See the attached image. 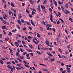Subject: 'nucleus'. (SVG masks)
<instances>
[{
    "instance_id": "nucleus-54",
    "label": "nucleus",
    "mask_w": 73,
    "mask_h": 73,
    "mask_svg": "<svg viewBox=\"0 0 73 73\" xmlns=\"http://www.w3.org/2000/svg\"><path fill=\"white\" fill-rule=\"evenodd\" d=\"M31 9V10H32V11H34V12H36V10L34 9Z\"/></svg>"
},
{
    "instance_id": "nucleus-55",
    "label": "nucleus",
    "mask_w": 73,
    "mask_h": 73,
    "mask_svg": "<svg viewBox=\"0 0 73 73\" xmlns=\"http://www.w3.org/2000/svg\"><path fill=\"white\" fill-rule=\"evenodd\" d=\"M17 28L18 29H20V26L19 25H17Z\"/></svg>"
},
{
    "instance_id": "nucleus-60",
    "label": "nucleus",
    "mask_w": 73,
    "mask_h": 73,
    "mask_svg": "<svg viewBox=\"0 0 73 73\" xmlns=\"http://www.w3.org/2000/svg\"><path fill=\"white\" fill-rule=\"evenodd\" d=\"M52 52L53 54H56V53H55V52L54 51H52Z\"/></svg>"
},
{
    "instance_id": "nucleus-2",
    "label": "nucleus",
    "mask_w": 73,
    "mask_h": 73,
    "mask_svg": "<svg viewBox=\"0 0 73 73\" xmlns=\"http://www.w3.org/2000/svg\"><path fill=\"white\" fill-rule=\"evenodd\" d=\"M54 61H55V58H54L50 59V62H54Z\"/></svg>"
},
{
    "instance_id": "nucleus-18",
    "label": "nucleus",
    "mask_w": 73,
    "mask_h": 73,
    "mask_svg": "<svg viewBox=\"0 0 73 73\" xmlns=\"http://www.w3.org/2000/svg\"><path fill=\"white\" fill-rule=\"evenodd\" d=\"M6 27V26H3L2 27V28L3 29H4Z\"/></svg>"
},
{
    "instance_id": "nucleus-29",
    "label": "nucleus",
    "mask_w": 73,
    "mask_h": 73,
    "mask_svg": "<svg viewBox=\"0 0 73 73\" xmlns=\"http://www.w3.org/2000/svg\"><path fill=\"white\" fill-rule=\"evenodd\" d=\"M21 21L22 23H25V22L24 21V20H23V19H21Z\"/></svg>"
},
{
    "instance_id": "nucleus-45",
    "label": "nucleus",
    "mask_w": 73,
    "mask_h": 73,
    "mask_svg": "<svg viewBox=\"0 0 73 73\" xmlns=\"http://www.w3.org/2000/svg\"><path fill=\"white\" fill-rule=\"evenodd\" d=\"M59 70H60V71H63V70H64V69L62 68H60Z\"/></svg>"
},
{
    "instance_id": "nucleus-64",
    "label": "nucleus",
    "mask_w": 73,
    "mask_h": 73,
    "mask_svg": "<svg viewBox=\"0 0 73 73\" xmlns=\"http://www.w3.org/2000/svg\"><path fill=\"white\" fill-rule=\"evenodd\" d=\"M52 30L54 32H55V29L54 28H52Z\"/></svg>"
},
{
    "instance_id": "nucleus-30",
    "label": "nucleus",
    "mask_w": 73,
    "mask_h": 73,
    "mask_svg": "<svg viewBox=\"0 0 73 73\" xmlns=\"http://www.w3.org/2000/svg\"><path fill=\"white\" fill-rule=\"evenodd\" d=\"M39 65H40L42 66H46V65H45L44 64H43L40 63Z\"/></svg>"
},
{
    "instance_id": "nucleus-4",
    "label": "nucleus",
    "mask_w": 73,
    "mask_h": 73,
    "mask_svg": "<svg viewBox=\"0 0 73 73\" xmlns=\"http://www.w3.org/2000/svg\"><path fill=\"white\" fill-rule=\"evenodd\" d=\"M53 1H54V4L56 6H57V2H56V1L54 0H53Z\"/></svg>"
},
{
    "instance_id": "nucleus-32",
    "label": "nucleus",
    "mask_w": 73,
    "mask_h": 73,
    "mask_svg": "<svg viewBox=\"0 0 73 73\" xmlns=\"http://www.w3.org/2000/svg\"><path fill=\"white\" fill-rule=\"evenodd\" d=\"M59 20H60V21H61V22H62V23H64V21H63V20H62V19H61V18H60L59 19Z\"/></svg>"
},
{
    "instance_id": "nucleus-38",
    "label": "nucleus",
    "mask_w": 73,
    "mask_h": 73,
    "mask_svg": "<svg viewBox=\"0 0 73 73\" xmlns=\"http://www.w3.org/2000/svg\"><path fill=\"white\" fill-rule=\"evenodd\" d=\"M46 3V0H45L43 2V4H45V3Z\"/></svg>"
},
{
    "instance_id": "nucleus-35",
    "label": "nucleus",
    "mask_w": 73,
    "mask_h": 73,
    "mask_svg": "<svg viewBox=\"0 0 73 73\" xmlns=\"http://www.w3.org/2000/svg\"><path fill=\"white\" fill-rule=\"evenodd\" d=\"M0 19H1V20L2 21H4V20H3V19L1 17H0Z\"/></svg>"
},
{
    "instance_id": "nucleus-48",
    "label": "nucleus",
    "mask_w": 73,
    "mask_h": 73,
    "mask_svg": "<svg viewBox=\"0 0 73 73\" xmlns=\"http://www.w3.org/2000/svg\"><path fill=\"white\" fill-rule=\"evenodd\" d=\"M27 24L28 25H31V24H30V23H29V22H27Z\"/></svg>"
},
{
    "instance_id": "nucleus-20",
    "label": "nucleus",
    "mask_w": 73,
    "mask_h": 73,
    "mask_svg": "<svg viewBox=\"0 0 73 73\" xmlns=\"http://www.w3.org/2000/svg\"><path fill=\"white\" fill-rule=\"evenodd\" d=\"M70 44H69L67 46V48H68V49H69V48H70Z\"/></svg>"
},
{
    "instance_id": "nucleus-57",
    "label": "nucleus",
    "mask_w": 73,
    "mask_h": 73,
    "mask_svg": "<svg viewBox=\"0 0 73 73\" xmlns=\"http://www.w3.org/2000/svg\"><path fill=\"white\" fill-rule=\"evenodd\" d=\"M67 72H68V73H70V72H71L70 70H67Z\"/></svg>"
},
{
    "instance_id": "nucleus-10",
    "label": "nucleus",
    "mask_w": 73,
    "mask_h": 73,
    "mask_svg": "<svg viewBox=\"0 0 73 73\" xmlns=\"http://www.w3.org/2000/svg\"><path fill=\"white\" fill-rule=\"evenodd\" d=\"M16 56H18V57H20V55H19V53L18 52H17L16 53Z\"/></svg>"
},
{
    "instance_id": "nucleus-26",
    "label": "nucleus",
    "mask_w": 73,
    "mask_h": 73,
    "mask_svg": "<svg viewBox=\"0 0 73 73\" xmlns=\"http://www.w3.org/2000/svg\"><path fill=\"white\" fill-rule=\"evenodd\" d=\"M65 6L66 8H68V4L67 3H66L65 5Z\"/></svg>"
},
{
    "instance_id": "nucleus-22",
    "label": "nucleus",
    "mask_w": 73,
    "mask_h": 73,
    "mask_svg": "<svg viewBox=\"0 0 73 73\" xmlns=\"http://www.w3.org/2000/svg\"><path fill=\"white\" fill-rule=\"evenodd\" d=\"M38 9H38V11H39V12H40V5H38Z\"/></svg>"
},
{
    "instance_id": "nucleus-56",
    "label": "nucleus",
    "mask_w": 73,
    "mask_h": 73,
    "mask_svg": "<svg viewBox=\"0 0 73 73\" xmlns=\"http://www.w3.org/2000/svg\"><path fill=\"white\" fill-rule=\"evenodd\" d=\"M32 56H33V53H29Z\"/></svg>"
},
{
    "instance_id": "nucleus-8",
    "label": "nucleus",
    "mask_w": 73,
    "mask_h": 73,
    "mask_svg": "<svg viewBox=\"0 0 73 73\" xmlns=\"http://www.w3.org/2000/svg\"><path fill=\"white\" fill-rule=\"evenodd\" d=\"M11 7H15V5H14V4H13V3L12 2L11 3Z\"/></svg>"
},
{
    "instance_id": "nucleus-53",
    "label": "nucleus",
    "mask_w": 73,
    "mask_h": 73,
    "mask_svg": "<svg viewBox=\"0 0 73 73\" xmlns=\"http://www.w3.org/2000/svg\"><path fill=\"white\" fill-rule=\"evenodd\" d=\"M30 1L31 2L32 4H33V1H32V0H30Z\"/></svg>"
},
{
    "instance_id": "nucleus-43",
    "label": "nucleus",
    "mask_w": 73,
    "mask_h": 73,
    "mask_svg": "<svg viewBox=\"0 0 73 73\" xmlns=\"http://www.w3.org/2000/svg\"><path fill=\"white\" fill-rule=\"evenodd\" d=\"M58 56L59 57V58H62V57L61 56L60 54L58 55Z\"/></svg>"
},
{
    "instance_id": "nucleus-36",
    "label": "nucleus",
    "mask_w": 73,
    "mask_h": 73,
    "mask_svg": "<svg viewBox=\"0 0 73 73\" xmlns=\"http://www.w3.org/2000/svg\"><path fill=\"white\" fill-rule=\"evenodd\" d=\"M27 54V52H24L23 53V56H24V55H25V54Z\"/></svg>"
},
{
    "instance_id": "nucleus-24",
    "label": "nucleus",
    "mask_w": 73,
    "mask_h": 73,
    "mask_svg": "<svg viewBox=\"0 0 73 73\" xmlns=\"http://www.w3.org/2000/svg\"><path fill=\"white\" fill-rule=\"evenodd\" d=\"M58 15L59 17H60V16L61 15V14H60V13L59 12H58Z\"/></svg>"
},
{
    "instance_id": "nucleus-23",
    "label": "nucleus",
    "mask_w": 73,
    "mask_h": 73,
    "mask_svg": "<svg viewBox=\"0 0 73 73\" xmlns=\"http://www.w3.org/2000/svg\"><path fill=\"white\" fill-rule=\"evenodd\" d=\"M58 3L60 5V4H63V2H62L61 3L60 1H58Z\"/></svg>"
},
{
    "instance_id": "nucleus-58",
    "label": "nucleus",
    "mask_w": 73,
    "mask_h": 73,
    "mask_svg": "<svg viewBox=\"0 0 73 73\" xmlns=\"http://www.w3.org/2000/svg\"><path fill=\"white\" fill-rule=\"evenodd\" d=\"M69 20H70V21H71L72 20V19L71 18L69 17Z\"/></svg>"
},
{
    "instance_id": "nucleus-1",
    "label": "nucleus",
    "mask_w": 73,
    "mask_h": 73,
    "mask_svg": "<svg viewBox=\"0 0 73 73\" xmlns=\"http://www.w3.org/2000/svg\"><path fill=\"white\" fill-rule=\"evenodd\" d=\"M7 67L8 68H9L11 70L12 72H13V68H12L11 66L8 65L7 66Z\"/></svg>"
},
{
    "instance_id": "nucleus-49",
    "label": "nucleus",
    "mask_w": 73,
    "mask_h": 73,
    "mask_svg": "<svg viewBox=\"0 0 73 73\" xmlns=\"http://www.w3.org/2000/svg\"><path fill=\"white\" fill-rule=\"evenodd\" d=\"M47 26L48 27H52V26L51 25H48Z\"/></svg>"
},
{
    "instance_id": "nucleus-16",
    "label": "nucleus",
    "mask_w": 73,
    "mask_h": 73,
    "mask_svg": "<svg viewBox=\"0 0 73 73\" xmlns=\"http://www.w3.org/2000/svg\"><path fill=\"white\" fill-rule=\"evenodd\" d=\"M27 51H28V52H33V50H31L30 49H27Z\"/></svg>"
},
{
    "instance_id": "nucleus-12",
    "label": "nucleus",
    "mask_w": 73,
    "mask_h": 73,
    "mask_svg": "<svg viewBox=\"0 0 73 73\" xmlns=\"http://www.w3.org/2000/svg\"><path fill=\"white\" fill-rule=\"evenodd\" d=\"M61 7L62 11H63V12H64V7H63V6H62Z\"/></svg>"
},
{
    "instance_id": "nucleus-17",
    "label": "nucleus",
    "mask_w": 73,
    "mask_h": 73,
    "mask_svg": "<svg viewBox=\"0 0 73 73\" xmlns=\"http://www.w3.org/2000/svg\"><path fill=\"white\" fill-rule=\"evenodd\" d=\"M17 31V29H15V30H13L12 31V32H13V33H14V32H15Z\"/></svg>"
},
{
    "instance_id": "nucleus-25",
    "label": "nucleus",
    "mask_w": 73,
    "mask_h": 73,
    "mask_svg": "<svg viewBox=\"0 0 73 73\" xmlns=\"http://www.w3.org/2000/svg\"><path fill=\"white\" fill-rule=\"evenodd\" d=\"M7 64H8L9 65H11V64H12L11 63L9 62H7Z\"/></svg>"
},
{
    "instance_id": "nucleus-13",
    "label": "nucleus",
    "mask_w": 73,
    "mask_h": 73,
    "mask_svg": "<svg viewBox=\"0 0 73 73\" xmlns=\"http://www.w3.org/2000/svg\"><path fill=\"white\" fill-rule=\"evenodd\" d=\"M41 8L42 9L45 10V6H43L42 5H41Z\"/></svg>"
},
{
    "instance_id": "nucleus-62",
    "label": "nucleus",
    "mask_w": 73,
    "mask_h": 73,
    "mask_svg": "<svg viewBox=\"0 0 73 73\" xmlns=\"http://www.w3.org/2000/svg\"><path fill=\"white\" fill-rule=\"evenodd\" d=\"M26 11L27 13H29V11L28 10L26 9Z\"/></svg>"
},
{
    "instance_id": "nucleus-3",
    "label": "nucleus",
    "mask_w": 73,
    "mask_h": 73,
    "mask_svg": "<svg viewBox=\"0 0 73 73\" xmlns=\"http://www.w3.org/2000/svg\"><path fill=\"white\" fill-rule=\"evenodd\" d=\"M64 13L65 14H68V13H70V12L68 11H64Z\"/></svg>"
},
{
    "instance_id": "nucleus-15",
    "label": "nucleus",
    "mask_w": 73,
    "mask_h": 73,
    "mask_svg": "<svg viewBox=\"0 0 73 73\" xmlns=\"http://www.w3.org/2000/svg\"><path fill=\"white\" fill-rule=\"evenodd\" d=\"M16 69L18 70H19V69H21V68L20 67H16Z\"/></svg>"
},
{
    "instance_id": "nucleus-21",
    "label": "nucleus",
    "mask_w": 73,
    "mask_h": 73,
    "mask_svg": "<svg viewBox=\"0 0 73 73\" xmlns=\"http://www.w3.org/2000/svg\"><path fill=\"white\" fill-rule=\"evenodd\" d=\"M12 12L10 11V10L9 11V13L10 15H11V14H12Z\"/></svg>"
},
{
    "instance_id": "nucleus-28",
    "label": "nucleus",
    "mask_w": 73,
    "mask_h": 73,
    "mask_svg": "<svg viewBox=\"0 0 73 73\" xmlns=\"http://www.w3.org/2000/svg\"><path fill=\"white\" fill-rule=\"evenodd\" d=\"M29 16L30 17V18H32L33 16L31 14H29Z\"/></svg>"
},
{
    "instance_id": "nucleus-42",
    "label": "nucleus",
    "mask_w": 73,
    "mask_h": 73,
    "mask_svg": "<svg viewBox=\"0 0 73 73\" xmlns=\"http://www.w3.org/2000/svg\"><path fill=\"white\" fill-rule=\"evenodd\" d=\"M17 66H21V64H19L17 65Z\"/></svg>"
},
{
    "instance_id": "nucleus-44",
    "label": "nucleus",
    "mask_w": 73,
    "mask_h": 73,
    "mask_svg": "<svg viewBox=\"0 0 73 73\" xmlns=\"http://www.w3.org/2000/svg\"><path fill=\"white\" fill-rule=\"evenodd\" d=\"M66 69L67 70H70V68H69L68 67H67L66 68Z\"/></svg>"
},
{
    "instance_id": "nucleus-59",
    "label": "nucleus",
    "mask_w": 73,
    "mask_h": 73,
    "mask_svg": "<svg viewBox=\"0 0 73 73\" xmlns=\"http://www.w3.org/2000/svg\"><path fill=\"white\" fill-rule=\"evenodd\" d=\"M35 13L34 11H32V15H33L35 14Z\"/></svg>"
},
{
    "instance_id": "nucleus-6",
    "label": "nucleus",
    "mask_w": 73,
    "mask_h": 73,
    "mask_svg": "<svg viewBox=\"0 0 73 73\" xmlns=\"http://www.w3.org/2000/svg\"><path fill=\"white\" fill-rule=\"evenodd\" d=\"M46 44L48 46H49V42L48 41H46L45 42Z\"/></svg>"
},
{
    "instance_id": "nucleus-40",
    "label": "nucleus",
    "mask_w": 73,
    "mask_h": 73,
    "mask_svg": "<svg viewBox=\"0 0 73 73\" xmlns=\"http://www.w3.org/2000/svg\"><path fill=\"white\" fill-rule=\"evenodd\" d=\"M53 18V16H52V14H51L50 16V19H52Z\"/></svg>"
},
{
    "instance_id": "nucleus-7",
    "label": "nucleus",
    "mask_w": 73,
    "mask_h": 73,
    "mask_svg": "<svg viewBox=\"0 0 73 73\" xmlns=\"http://www.w3.org/2000/svg\"><path fill=\"white\" fill-rule=\"evenodd\" d=\"M9 40V38L7 37L5 38V41L6 42L8 41V40Z\"/></svg>"
},
{
    "instance_id": "nucleus-47",
    "label": "nucleus",
    "mask_w": 73,
    "mask_h": 73,
    "mask_svg": "<svg viewBox=\"0 0 73 73\" xmlns=\"http://www.w3.org/2000/svg\"><path fill=\"white\" fill-rule=\"evenodd\" d=\"M25 66H26V67H27V68H30V67L28 65H27L25 64Z\"/></svg>"
},
{
    "instance_id": "nucleus-33",
    "label": "nucleus",
    "mask_w": 73,
    "mask_h": 73,
    "mask_svg": "<svg viewBox=\"0 0 73 73\" xmlns=\"http://www.w3.org/2000/svg\"><path fill=\"white\" fill-rule=\"evenodd\" d=\"M60 64L62 66H64V65H65V64H64V63L62 62H61L60 63Z\"/></svg>"
},
{
    "instance_id": "nucleus-11",
    "label": "nucleus",
    "mask_w": 73,
    "mask_h": 73,
    "mask_svg": "<svg viewBox=\"0 0 73 73\" xmlns=\"http://www.w3.org/2000/svg\"><path fill=\"white\" fill-rule=\"evenodd\" d=\"M42 50H48L49 49V48H42Z\"/></svg>"
},
{
    "instance_id": "nucleus-61",
    "label": "nucleus",
    "mask_w": 73,
    "mask_h": 73,
    "mask_svg": "<svg viewBox=\"0 0 73 73\" xmlns=\"http://www.w3.org/2000/svg\"><path fill=\"white\" fill-rule=\"evenodd\" d=\"M23 63L24 64H27V62L25 61V60L23 61Z\"/></svg>"
},
{
    "instance_id": "nucleus-46",
    "label": "nucleus",
    "mask_w": 73,
    "mask_h": 73,
    "mask_svg": "<svg viewBox=\"0 0 73 73\" xmlns=\"http://www.w3.org/2000/svg\"><path fill=\"white\" fill-rule=\"evenodd\" d=\"M22 44H25V42H24V41H22Z\"/></svg>"
},
{
    "instance_id": "nucleus-14",
    "label": "nucleus",
    "mask_w": 73,
    "mask_h": 73,
    "mask_svg": "<svg viewBox=\"0 0 73 73\" xmlns=\"http://www.w3.org/2000/svg\"><path fill=\"white\" fill-rule=\"evenodd\" d=\"M47 54H48V55L50 56H53V55L50 54V53L49 52H47Z\"/></svg>"
},
{
    "instance_id": "nucleus-37",
    "label": "nucleus",
    "mask_w": 73,
    "mask_h": 73,
    "mask_svg": "<svg viewBox=\"0 0 73 73\" xmlns=\"http://www.w3.org/2000/svg\"><path fill=\"white\" fill-rule=\"evenodd\" d=\"M12 33L11 32H9V34H8V35L9 36H11V35H12Z\"/></svg>"
},
{
    "instance_id": "nucleus-51",
    "label": "nucleus",
    "mask_w": 73,
    "mask_h": 73,
    "mask_svg": "<svg viewBox=\"0 0 73 73\" xmlns=\"http://www.w3.org/2000/svg\"><path fill=\"white\" fill-rule=\"evenodd\" d=\"M62 57H64V58H66V59L67 58V57L63 55Z\"/></svg>"
},
{
    "instance_id": "nucleus-50",
    "label": "nucleus",
    "mask_w": 73,
    "mask_h": 73,
    "mask_svg": "<svg viewBox=\"0 0 73 73\" xmlns=\"http://www.w3.org/2000/svg\"><path fill=\"white\" fill-rule=\"evenodd\" d=\"M20 50L21 52H23V50H22L21 48L20 49Z\"/></svg>"
},
{
    "instance_id": "nucleus-41",
    "label": "nucleus",
    "mask_w": 73,
    "mask_h": 73,
    "mask_svg": "<svg viewBox=\"0 0 73 73\" xmlns=\"http://www.w3.org/2000/svg\"><path fill=\"white\" fill-rule=\"evenodd\" d=\"M19 58H21V60H23V59L24 58V56H23L22 57L21 56H20Z\"/></svg>"
},
{
    "instance_id": "nucleus-52",
    "label": "nucleus",
    "mask_w": 73,
    "mask_h": 73,
    "mask_svg": "<svg viewBox=\"0 0 73 73\" xmlns=\"http://www.w3.org/2000/svg\"><path fill=\"white\" fill-rule=\"evenodd\" d=\"M4 8L5 9H6L7 8V4H5L4 6Z\"/></svg>"
},
{
    "instance_id": "nucleus-31",
    "label": "nucleus",
    "mask_w": 73,
    "mask_h": 73,
    "mask_svg": "<svg viewBox=\"0 0 73 73\" xmlns=\"http://www.w3.org/2000/svg\"><path fill=\"white\" fill-rule=\"evenodd\" d=\"M42 70L44 71V72H48V70L47 69H43Z\"/></svg>"
},
{
    "instance_id": "nucleus-39",
    "label": "nucleus",
    "mask_w": 73,
    "mask_h": 73,
    "mask_svg": "<svg viewBox=\"0 0 73 73\" xmlns=\"http://www.w3.org/2000/svg\"><path fill=\"white\" fill-rule=\"evenodd\" d=\"M29 45L30 48H33V46H32V45H31V44H29Z\"/></svg>"
},
{
    "instance_id": "nucleus-9",
    "label": "nucleus",
    "mask_w": 73,
    "mask_h": 73,
    "mask_svg": "<svg viewBox=\"0 0 73 73\" xmlns=\"http://www.w3.org/2000/svg\"><path fill=\"white\" fill-rule=\"evenodd\" d=\"M17 21L18 22V23L20 25H21L22 24L21 22V21H20V20H17Z\"/></svg>"
},
{
    "instance_id": "nucleus-63",
    "label": "nucleus",
    "mask_w": 73,
    "mask_h": 73,
    "mask_svg": "<svg viewBox=\"0 0 73 73\" xmlns=\"http://www.w3.org/2000/svg\"><path fill=\"white\" fill-rule=\"evenodd\" d=\"M23 30L24 31H26V28L25 27H24L23 28Z\"/></svg>"
},
{
    "instance_id": "nucleus-19",
    "label": "nucleus",
    "mask_w": 73,
    "mask_h": 73,
    "mask_svg": "<svg viewBox=\"0 0 73 73\" xmlns=\"http://www.w3.org/2000/svg\"><path fill=\"white\" fill-rule=\"evenodd\" d=\"M36 53H38V54H39L40 55L41 54L40 53V52L39 51H36Z\"/></svg>"
},
{
    "instance_id": "nucleus-27",
    "label": "nucleus",
    "mask_w": 73,
    "mask_h": 73,
    "mask_svg": "<svg viewBox=\"0 0 73 73\" xmlns=\"http://www.w3.org/2000/svg\"><path fill=\"white\" fill-rule=\"evenodd\" d=\"M58 50L60 53H62V50H61V48H59Z\"/></svg>"
},
{
    "instance_id": "nucleus-34",
    "label": "nucleus",
    "mask_w": 73,
    "mask_h": 73,
    "mask_svg": "<svg viewBox=\"0 0 73 73\" xmlns=\"http://www.w3.org/2000/svg\"><path fill=\"white\" fill-rule=\"evenodd\" d=\"M2 3H6V1H5L4 0H2Z\"/></svg>"
},
{
    "instance_id": "nucleus-5",
    "label": "nucleus",
    "mask_w": 73,
    "mask_h": 73,
    "mask_svg": "<svg viewBox=\"0 0 73 73\" xmlns=\"http://www.w3.org/2000/svg\"><path fill=\"white\" fill-rule=\"evenodd\" d=\"M31 24H32V25H33V26H35V23H33V21H32V20H31Z\"/></svg>"
}]
</instances>
